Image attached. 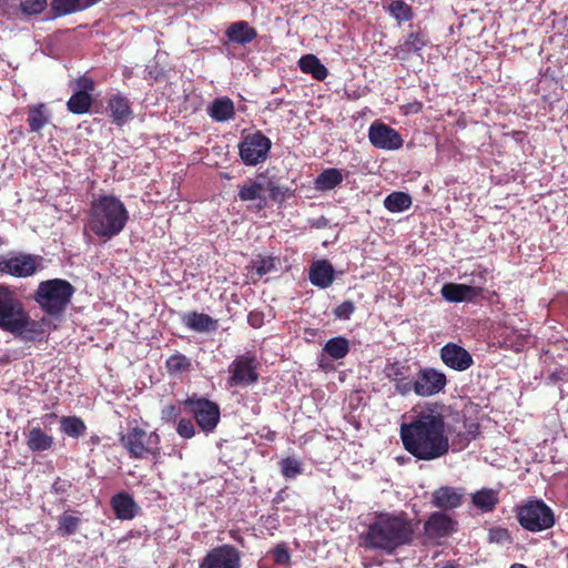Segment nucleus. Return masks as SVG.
I'll return each mask as SVG.
<instances>
[{"label":"nucleus","mask_w":568,"mask_h":568,"mask_svg":"<svg viewBox=\"0 0 568 568\" xmlns=\"http://www.w3.org/2000/svg\"><path fill=\"white\" fill-rule=\"evenodd\" d=\"M405 449L420 460H434L449 452V437L443 415L430 409L416 414L400 425Z\"/></svg>","instance_id":"nucleus-1"},{"label":"nucleus","mask_w":568,"mask_h":568,"mask_svg":"<svg viewBox=\"0 0 568 568\" xmlns=\"http://www.w3.org/2000/svg\"><path fill=\"white\" fill-rule=\"evenodd\" d=\"M413 538L414 525L404 511L376 514L363 536L365 547L387 555L410 545Z\"/></svg>","instance_id":"nucleus-2"},{"label":"nucleus","mask_w":568,"mask_h":568,"mask_svg":"<svg viewBox=\"0 0 568 568\" xmlns=\"http://www.w3.org/2000/svg\"><path fill=\"white\" fill-rule=\"evenodd\" d=\"M129 221V211L120 197L103 194L91 201L87 226L105 241L118 236Z\"/></svg>","instance_id":"nucleus-3"},{"label":"nucleus","mask_w":568,"mask_h":568,"mask_svg":"<svg viewBox=\"0 0 568 568\" xmlns=\"http://www.w3.org/2000/svg\"><path fill=\"white\" fill-rule=\"evenodd\" d=\"M0 328L24 342H36L43 335L42 325L32 320L13 291L0 285Z\"/></svg>","instance_id":"nucleus-4"},{"label":"nucleus","mask_w":568,"mask_h":568,"mask_svg":"<svg viewBox=\"0 0 568 568\" xmlns=\"http://www.w3.org/2000/svg\"><path fill=\"white\" fill-rule=\"evenodd\" d=\"M74 294V287L62 278L40 282L34 293V301L50 316L61 315Z\"/></svg>","instance_id":"nucleus-5"},{"label":"nucleus","mask_w":568,"mask_h":568,"mask_svg":"<svg viewBox=\"0 0 568 568\" xmlns=\"http://www.w3.org/2000/svg\"><path fill=\"white\" fill-rule=\"evenodd\" d=\"M517 518L521 527L538 532L551 528L555 525V515L542 500H530L519 507Z\"/></svg>","instance_id":"nucleus-6"},{"label":"nucleus","mask_w":568,"mask_h":568,"mask_svg":"<svg viewBox=\"0 0 568 568\" xmlns=\"http://www.w3.org/2000/svg\"><path fill=\"white\" fill-rule=\"evenodd\" d=\"M120 442L133 458H145L160 450L159 435L155 432L148 433L139 427H133L122 435Z\"/></svg>","instance_id":"nucleus-7"},{"label":"nucleus","mask_w":568,"mask_h":568,"mask_svg":"<svg viewBox=\"0 0 568 568\" xmlns=\"http://www.w3.org/2000/svg\"><path fill=\"white\" fill-rule=\"evenodd\" d=\"M42 257L28 253L0 255V273L26 278L34 275L41 266Z\"/></svg>","instance_id":"nucleus-8"},{"label":"nucleus","mask_w":568,"mask_h":568,"mask_svg":"<svg viewBox=\"0 0 568 568\" xmlns=\"http://www.w3.org/2000/svg\"><path fill=\"white\" fill-rule=\"evenodd\" d=\"M447 385L446 375L434 367H422L413 375L410 393L419 397H430L440 393Z\"/></svg>","instance_id":"nucleus-9"},{"label":"nucleus","mask_w":568,"mask_h":568,"mask_svg":"<svg viewBox=\"0 0 568 568\" xmlns=\"http://www.w3.org/2000/svg\"><path fill=\"white\" fill-rule=\"evenodd\" d=\"M184 408L205 434L212 433L220 422L219 406L206 398H187Z\"/></svg>","instance_id":"nucleus-10"},{"label":"nucleus","mask_w":568,"mask_h":568,"mask_svg":"<svg viewBox=\"0 0 568 568\" xmlns=\"http://www.w3.org/2000/svg\"><path fill=\"white\" fill-rule=\"evenodd\" d=\"M371 143L383 150H398L403 145L400 134L387 124L375 122L369 126Z\"/></svg>","instance_id":"nucleus-11"},{"label":"nucleus","mask_w":568,"mask_h":568,"mask_svg":"<svg viewBox=\"0 0 568 568\" xmlns=\"http://www.w3.org/2000/svg\"><path fill=\"white\" fill-rule=\"evenodd\" d=\"M199 568H240L239 552L229 545L214 548L202 559Z\"/></svg>","instance_id":"nucleus-12"},{"label":"nucleus","mask_w":568,"mask_h":568,"mask_svg":"<svg viewBox=\"0 0 568 568\" xmlns=\"http://www.w3.org/2000/svg\"><path fill=\"white\" fill-rule=\"evenodd\" d=\"M442 362L449 368L457 372H465L474 365L470 353L455 343H447L440 348Z\"/></svg>","instance_id":"nucleus-13"},{"label":"nucleus","mask_w":568,"mask_h":568,"mask_svg":"<svg viewBox=\"0 0 568 568\" xmlns=\"http://www.w3.org/2000/svg\"><path fill=\"white\" fill-rule=\"evenodd\" d=\"M385 375L388 379L394 382L396 393L402 396L410 394L413 375L410 374L409 366L403 365L398 362L388 364L385 367Z\"/></svg>","instance_id":"nucleus-14"},{"label":"nucleus","mask_w":568,"mask_h":568,"mask_svg":"<svg viewBox=\"0 0 568 568\" xmlns=\"http://www.w3.org/2000/svg\"><path fill=\"white\" fill-rule=\"evenodd\" d=\"M106 111L116 125H123L131 120L133 115L129 99L121 93L110 97Z\"/></svg>","instance_id":"nucleus-15"},{"label":"nucleus","mask_w":568,"mask_h":568,"mask_svg":"<svg viewBox=\"0 0 568 568\" xmlns=\"http://www.w3.org/2000/svg\"><path fill=\"white\" fill-rule=\"evenodd\" d=\"M442 296L450 303L469 302L477 297L480 288L456 283H446L440 290Z\"/></svg>","instance_id":"nucleus-16"},{"label":"nucleus","mask_w":568,"mask_h":568,"mask_svg":"<svg viewBox=\"0 0 568 568\" xmlns=\"http://www.w3.org/2000/svg\"><path fill=\"white\" fill-rule=\"evenodd\" d=\"M465 490L450 486H443L433 494V504L437 508L453 509L462 505Z\"/></svg>","instance_id":"nucleus-17"},{"label":"nucleus","mask_w":568,"mask_h":568,"mask_svg":"<svg viewBox=\"0 0 568 568\" xmlns=\"http://www.w3.org/2000/svg\"><path fill=\"white\" fill-rule=\"evenodd\" d=\"M453 519L443 513H434L425 523V532L430 538L449 536L455 530Z\"/></svg>","instance_id":"nucleus-18"},{"label":"nucleus","mask_w":568,"mask_h":568,"mask_svg":"<svg viewBox=\"0 0 568 568\" xmlns=\"http://www.w3.org/2000/svg\"><path fill=\"white\" fill-rule=\"evenodd\" d=\"M111 507L116 518L121 520L133 519L140 510L132 496L125 491L118 493L111 498Z\"/></svg>","instance_id":"nucleus-19"},{"label":"nucleus","mask_w":568,"mask_h":568,"mask_svg":"<svg viewBox=\"0 0 568 568\" xmlns=\"http://www.w3.org/2000/svg\"><path fill=\"white\" fill-rule=\"evenodd\" d=\"M308 277L313 285L326 288L334 281V268L326 260L316 261L310 267Z\"/></svg>","instance_id":"nucleus-20"},{"label":"nucleus","mask_w":568,"mask_h":568,"mask_svg":"<svg viewBox=\"0 0 568 568\" xmlns=\"http://www.w3.org/2000/svg\"><path fill=\"white\" fill-rule=\"evenodd\" d=\"M271 146L272 141L262 132L257 131L251 134V165L264 162L270 154Z\"/></svg>","instance_id":"nucleus-21"},{"label":"nucleus","mask_w":568,"mask_h":568,"mask_svg":"<svg viewBox=\"0 0 568 568\" xmlns=\"http://www.w3.org/2000/svg\"><path fill=\"white\" fill-rule=\"evenodd\" d=\"M499 501V490L481 488L471 494V504L481 513L493 511Z\"/></svg>","instance_id":"nucleus-22"},{"label":"nucleus","mask_w":568,"mask_h":568,"mask_svg":"<svg viewBox=\"0 0 568 568\" xmlns=\"http://www.w3.org/2000/svg\"><path fill=\"white\" fill-rule=\"evenodd\" d=\"M53 444V437L40 427H32L27 434V446L31 452L39 453L49 450Z\"/></svg>","instance_id":"nucleus-23"},{"label":"nucleus","mask_w":568,"mask_h":568,"mask_svg":"<svg viewBox=\"0 0 568 568\" xmlns=\"http://www.w3.org/2000/svg\"><path fill=\"white\" fill-rule=\"evenodd\" d=\"M184 324L192 331L200 333L213 332L217 327V322L204 313H189L184 316Z\"/></svg>","instance_id":"nucleus-24"},{"label":"nucleus","mask_w":568,"mask_h":568,"mask_svg":"<svg viewBox=\"0 0 568 568\" xmlns=\"http://www.w3.org/2000/svg\"><path fill=\"white\" fill-rule=\"evenodd\" d=\"M343 173L335 168L323 170L314 181V186L317 191L326 192L335 189L343 182Z\"/></svg>","instance_id":"nucleus-25"},{"label":"nucleus","mask_w":568,"mask_h":568,"mask_svg":"<svg viewBox=\"0 0 568 568\" xmlns=\"http://www.w3.org/2000/svg\"><path fill=\"white\" fill-rule=\"evenodd\" d=\"M28 125L30 132H40L50 121V112L43 103L28 108Z\"/></svg>","instance_id":"nucleus-26"},{"label":"nucleus","mask_w":568,"mask_h":568,"mask_svg":"<svg viewBox=\"0 0 568 568\" xmlns=\"http://www.w3.org/2000/svg\"><path fill=\"white\" fill-rule=\"evenodd\" d=\"M50 6L53 18L69 16L89 8L87 0H52Z\"/></svg>","instance_id":"nucleus-27"},{"label":"nucleus","mask_w":568,"mask_h":568,"mask_svg":"<svg viewBox=\"0 0 568 568\" xmlns=\"http://www.w3.org/2000/svg\"><path fill=\"white\" fill-rule=\"evenodd\" d=\"M207 112L214 121L224 122L232 118L234 105L227 98H217L209 105Z\"/></svg>","instance_id":"nucleus-28"},{"label":"nucleus","mask_w":568,"mask_h":568,"mask_svg":"<svg viewBox=\"0 0 568 568\" xmlns=\"http://www.w3.org/2000/svg\"><path fill=\"white\" fill-rule=\"evenodd\" d=\"M229 385L231 387L244 385L248 382V357L241 356L230 366Z\"/></svg>","instance_id":"nucleus-29"},{"label":"nucleus","mask_w":568,"mask_h":568,"mask_svg":"<svg viewBox=\"0 0 568 568\" xmlns=\"http://www.w3.org/2000/svg\"><path fill=\"white\" fill-rule=\"evenodd\" d=\"M298 65L304 73L312 74L316 80H324L328 74L325 65L314 54L303 55L298 61Z\"/></svg>","instance_id":"nucleus-30"},{"label":"nucleus","mask_w":568,"mask_h":568,"mask_svg":"<svg viewBox=\"0 0 568 568\" xmlns=\"http://www.w3.org/2000/svg\"><path fill=\"white\" fill-rule=\"evenodd\" d=\"M273 181L274 180L270 178L267 173H262L251 183V202L257 201L256 206L258 209L266 204L267 182Z\"/></svg>","instance_id":"nucleus-31"},{"label":"nucleus","mask_w":568,"mask_h":568,"mask_svg":"<svg viewBox=\"0 0 568 568\" xmlns=\"http://www.w3.org/2000/svg\"><path fill=\"white\" fill-rule=\"evenodd\" d=\"M384 206L392 213H400L412 206V197L405 192H393L385 197Z\"/></svg>","instance_id":"nucleus-32"},{"label":"nucleus","mask_w":568,"mask_h":568,"mask_svg":"<svg viewBox=\"0 0 568 568\" xmlns=\"http://www.w3.org/2000/svg\"><path fill=\"white\" fill-rule=\"evenodd\" d=\"M349 352V343L343 336L328 339L324 345L323 353L327 354L332 359H342Z\"/></svg>","instance_id":"nucleus-33"},{"label":"nucleus","mask_w":568,"mask_h":568,"mask_svg":"<svg viewBox=\"0 0 568 568\" xmlns=\"http://www.w3.org/2000/svg\"><path fill=\"white\" fill-rule=\"evenodd\" d=\"M91 103L92 98L90 93L84 92V90H78L69 99L67 106L71 113L84 114L89 111Z\"/></svg>","instance_id":"nucleus-34"},{"label":"nucleus","mask_w":568,"mask_h":568,"mask_svg":"<svg viewBox=\"0 0 568 568\" xmlns=\"http://www.w3.org/2000/svg\"><path fill=\"white\" fill-rule=\"evenodd\" d=\"M278 465L281 474L285 479H295L304 471L303 462L295 456H288L281 459Z\"/></svg>","instance_id":"nucleus-35"},{"label":"nucleus","mask_w":568,"mask_h":568,"mask_svg":"<svg viewBox=\"0 0 568 568\" xmlns=\"http://www.w3.org/2000/svg\"><path fill=\"white\" fill-rule=\"evenodd\" d=\"M81 524V518L70 514L69 511H64L58 518V528L57 531L60 536H71L74 535Z\"/></svg>","instance_id":"nucleus-36"},{"label":"nucleus","mask_w":568,"mask_h":568,"mask_svg":"<svg viewBox=\"0 0 568 568\" xmlns=\"http://www.w3.org/2000/svg\"><path fill=\"white\" fill-rule=\"evenodd\" d=\"M60 424L61 432L73 438L80 437L87 429L84 422L77 416H64L61 418Z\"/></svg>","instance_id":"nucleus-37"},{"label":"nucleus","mask_w":568,"mask_h":568,"mask_svg":"<svg viewBox=\"0 0 568 568\" xmlns=\"http://www.w3.org/2000/svg\"><path fill=\"white\" fill-rule=\"evenodd\" d=\"M276 262L278 261L275 257L258 254L252 261L251 268H254L258 276H263L276 271Z\"/></svg>","instance_id":"nucleus-38"},{"label":"nucleus","mask_w":568,"mask_h":568,"mask_svg":"<svg viewBox=\"0 0 568 568\" xmlns=\"http://www.w3.org/2000/svg\"><path fill=\"white\" fill-rule=\"evenodd\" d=\"M229 40L236 43L248 42V24L245 21H239L231 24L226 31Z\"/></svg>","instance_id":"nucleus-39"},{"label":"nucleus","mask_w":568,"mask_h":568,"mask_svg":"<svg viewBox=\"0 0 568 568\" xmlns=\"http://www.w3.org/2000/svg\"><path fill=\"white\" fill-rule=\"evenodd\" d=\"M190 366V358L181 353H175L166 359V368L171 374L185 372Z\"/></svg>","instance_id":"nucleus-40"},{"label":"nucleus","mask_w":568,"mask_h":568,"mask_svg":"<svg viewBox=\"0 0 568 568\" xmlns=\"http://www.w3.org/2000/svg\"><path fill=\"white\" fill-rule=\"evenodd\" d=\"M48 6V0H20L19 10L26 17L41 13Z\"/></svg>","instance_id":"nucleus-41"},{"label":"nucleus","mask_w":568,"mask_h":568,"mask_svg":"<svg viewBox=\"0 0 568 568\" xmlns=\"http://www.w3.org/2000/svg\"><path fill=\"white\" fill-rule=\"evenodd\" d=\"M389 13L398 21H408L412 19V9L403 0H395L388 6Z\"/></svg>","instance_id":"nucleus-42"},{"label":"nucleus","mask_w":568,"mask_h":568,"mask_svg":"<svg viewBox=\"0 0 568 568\" xmlns=\"http://www.w3.org/2000/svg\"><path fill=\"white\" fill-rule=\"evenodd\" d=\"M292 195V191L286 186H281L273 182H267L266 199L270 197L276 202H283Z\"/></svg>","instance_id":"nucleus-43"},{"label":"nucleus","mask_w":568,"mask_h":568,"mask_svg":"<svg viewBox=\"0 0 568 568\" xmlns=\"http://www.w3.org/2000/svg\"><path fill=\"white\" fill-rule=\"evenodd\" d=\"M427 43V38L423 33H410L404 42L407 52H417Z\"/></svg>","instance_id":"nucleus-44"},{"label":"nucleus","mask_w":568,"mask_h":568,"mask_svg":"<svg viewBox=\"0 0 568 568\" xmlns=\"http://www.w3.org/2000/svg\"><path fill=\"white\" fill-rule=\"evenodd\" d=\"M272 556H273V560L277 565L286 566V565L290 564L291 555H290V552H288V550H287V548H286V546L284 544L277 545L272 550Z\"/></svg>","instance_id":"nucleus-45"},{"label":"nucleus","mask_w":568,"mask_h":568,"mask_svg":"<svg viewBox=\"0 0 568 568\" xmlns=\"http://www.w3.org/2000/svg\"><path fill=\"white\" fill-rule=\"evenodd\" d=\"M178 434L185 438H192L195 435V427L191 419L181 418L176 426Z\"/></svg>","instance_id":"nucleus-46"},{"label":"nucleus","mask_w":568,"mask_h":568,"mask_svg":"<svg viewBox=\"0 0 568 568\" xmlns=\"http://www.w3.org/2000/svg\"><path fill=\"white\" fill-rule=\"evenodd\" d=\"M354 311L355 306L353 302L345 301L334 310V315L339 320H348Z\"/></svg>","instance_id":"nucleus-47"},{"label":"nucleus","mask_w":568,"mask_h":568,"mask_svg":"<svg viewBox=\"0 0 568 568\" xmlns=\"http://www.w3.org/2000/svg\"><path fill=\"white\" fill-rule=\"evenodd\" d=\"M510 539L508 530L504 528H493L489 530V540L491 542L505 544Z\"/></svg>","instance_id":"nucleus-48"},{"label":"nucleus","mask_w":568,"mask_h":568,"mask_svg":"<svg viewBox=\"0 0 568 568\" xmlns=\"http://www.w3.org/2000/svg\"><path fill=\"white\" fill-rule=\"evenodd\" d=\"M240 156L245 165H248V134L246 130L242 131V138L240 142Z\"/></svg>","instance_id":"nucleus-49"},{"label":"nucleus","mask_w":568,"mask_h":568,"mask_svg":"<svg viewBox=\"0 0 568 568\" xmlns=\"http://www.w3.org/2000/svg\"><path fill=\"white\" fill-rule=\"evenodd\" d=\"M69 487L70 484L67 480H61L60 478H58L52 485V490L55 494H63L67 491Z\"/></svg>","instance_id":"nucleus-50"},{"label":"nucleus","mask_w":568,"mask_h":568,"mask_svg":"<svg viewBox=\"0 0 568 568\" xmlns=\"http://www.w3.org/2000/svg\"><path fill=\"white\" fill-rule=\"evenodd\" d=\"M79 90H84V92L90 93L94 89V83L91 79L81 78L78 81Z\"/></svg>","instance_id":"nucleus-51"},{"label":"nucleus","mask_w":568,"mask_h":568,"mask_svg":"<svg viewBox=\"0 0 568 568\" xmlns=\"http://www.w3.org/2000/svg\"><path fill=\"white\" fill-rule=\"evenodd\" d=\"M144 73H145L144 74L145 79H154V80H156L159 78V75L161 74V72L156 68H153L151 65L145 67Z\"/></svg>","instance_id":"nucleus-52"},{"label":"nucleus","mask_w":568,"mask_h":568,"mask_svg":"<svg viewBox=\"0 0 568 568\" xmlns=\"http://www.w3.org/2000/svg\"><path fill=\"white\" fill-rule=\"evenodd\" d=\"M290 491L287 490V488L285 489H282L280 490L276 496L274 497V503L275 504H281L283 501H285L288 497H290Z\"/></svg>","instance_id":"nucleus-53"},{"label":"nucleus","mask_w":568,"mask_h":568,"mask_svg":"<svg viewBox=\"0 0 568 568\" xmlns=\"http://www.w3.org/2000/svg\"><path fill=\"white\" fill-rule=\"evenodd\" d=\"M261 325H262L261 314L251 312V326L258 327Z\"/></svg>","instance_id":"nucleus-54"},{"label":"nucleus","mask_w":568,"mask_h":568,"mask_svg":"<svg viewBox=\"0 0 568 568\" xmlns=\"http://www.w3.org/2000/svg\"><path fill=\"white\" fill-rule=\"evenodd\" d=\"M318 366H320V368H322V369L326 371V369H328V368H331V367H332V364H331L329 359H327V358L325 357V355H324V354H322V355H321V357H320V359H318Z\"/></svg>","instance_id":"nucleus-55"},{"label":"nucleus","mask_w":568,"mask_h":568,"mask_svg":"<svg viewBox=\"0 0 568 568\" xmlns=\"http://www.w3.org/2000/svg\"><path fill=\"white\" fill-rule=\"evenodd\" d=\"M241 200L247 201L248 200V185L244 184L239 193Z\"/></svg>","instance_id":"nucleus-56"},{"label":"nucleus","mask_w":568,"mask_h":568,"mask_svg":"<svg viewBox=\"0 0 568 568\" xmlns=\"http://www.w3.org/2000/svg\"><path fill=\"white\" fill-rule=\"evenodd\" d=\"M442 568H458V566L455 564L448 562V564L444 565Z\"/></svg>","instance_id":"nucleus-57"},{"label":"nucleus","mask_w":568,"mask_h":568,"mask_svg":"<svg viewBox=\"0 0 568 568\" xmlns=\"http://www.w3.org/2000/svg\"><path fill=\"white\" fill-rule=\"evenodd\" d=\"M510 568H527L525 565L521 564H514L510 566Z\"/></svg>","instance_id":"nucleus-58"},{"label":"nucleus","mask_w":568,"mask_h":568,"mask_svg":"<svg viewBox=\"0 0 568 568\" xmlns=\"http://www.w3.org/2000/svg\"><path fill=\"white\" fill-rule=\"evenodd\" d=\"M250 33H251V40L256 37V31L253 28H251Z\"/></svg>","instance_id":"nucleus-59"},{"label":"nucleus","mask_w":568,"mask_h":568,"mask_svg":"<svg viewBox=\"0 0 568 568\" xmlns=\"http://www.w3.org/2000/svg\"><path fill=\"white\" fill-rule=\"evenodd\" d=\"M250 378H251V383H253L256 379V375L252 371H251Z\"/></svg>","instance_id":"nucleus-60"},{"label":"nucleus","mask_w":568,"mask_h":568,"mask_svg":"<svg viewBox=\"0 0 568 568\" xmlns=\"http://www.w3.org/2000/svg\"><path fill=\"white\" fill-rule=\"evenodd\" d=\"M92 442L93 443H98L99 442V437H92Z\"/></svg>","instance_id":"nucleus-61"},{"label":"nucleus","mask_w":568,"mask_h":568,"mask_svg":"<svg viewBox=\"0 0 568 568\" xmlns=\"http://www.w3.org/2000/svg\"><path fill=\"white\" fill-rule=\"evenodd\" d=\"M4 244V240L0 236V246Z\"/></svg>","instance_id":"nucleus-62"}]
</instances>
